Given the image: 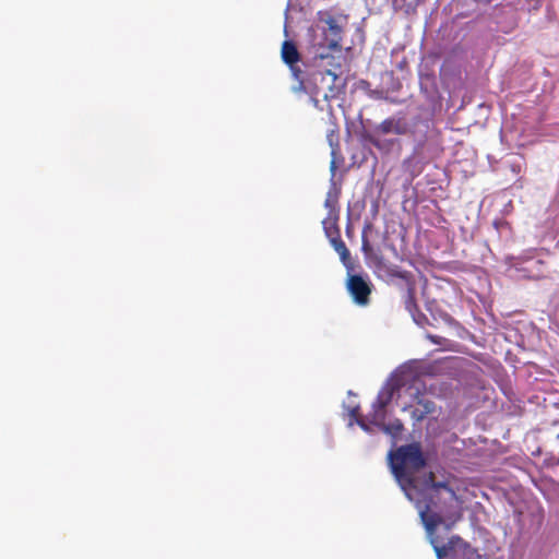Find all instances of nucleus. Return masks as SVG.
I'll return each instance as SVG.
<instances>
[{
	"mask_svg": "<svg viewBox=\"0 0 559 559\" xmlns=\"http://www.w3.org/2000/svg\"><path fill=\"white\" fill-rule=\"evenodd\" d=\"M463 499L448 485L436 496H427L426 499H417L416 507L419 510L421 522L429 535H433L441 524L451 530L463 518Z\"/></svg>",
	"mask_w": 559,
	"mask_h": 559,
	"instance_id": "nucleus-1",
	"label": "nucleus"
},
{
	"mask_svg": "<svg viewBox=\"0 0 559 559\" xmlns=\"http://www.w3.org/2000/svg\"><path fill=\"white\" fill-rule=\"evenodd\" d=\"M389 464L406 497L413 501L411 490L416 489L413 474L426 466V459L420 444L414 442L401 445L394 452H390Z\"/></svg>",
	"mask_w": 559,
	"mask_h": 559,
	"instance_id": "nucleus-2",
	"label": "nucleus"
},
{
	"mask_svg": "<svg viewBox=\"0 0 559 559\" xmlns=\"http://www.w3.org/2000/svg\"><path fill=\"white\" fill-rule=\"evenodd\" d=\"M308 37L314 58L324 60L331 52L341 51L343 27L330 12L319 11L317 23L309 28Z\"/></svg>",
	"mask_w": 559,
	"mask_h": 559,
	"instance_id": "nucleus-3",
	"label": "nucleus"
},
{
	"mask_svg": "<svg viewBox=\"0 0 559 559\" xmlns=\"http://www.w3.org/2000/svg\"><path fill=\"white\" fill-rule=\"evenodd\" d=\"M537 249H530L518 257H508L507 265L515 273L516 278L540 281L547 277V264L536 259Z\"/></svg>",
	"mask_w": 559,
	"mask_h": 559,
	"instance_id": "nucleus-4",
	"label": "nucleus"
},
{
	"mask_svg": "<svg viewBox=\"0 0 559 559\" xmlns=\"http://www.w3.org/2000/svg\"><path fill=\"white\" fill-rule=\"evenodd\" d=\"M312 79L317 88L316 93L322 94L325 99L336 97L343 88L340 76L332 70H318L312 73Z\"/></svg>",
	"mask_w": 559,
	"mask_h": 559,
	"instance_id": "nucleus-5",
	"label": "nucleus"
},
{
	"mask_svg": "<svg viewBox=\"0 0 559 559\" xmlns=\"http://www.w3.org/2000/svg\"><path fill=\"white\" fill-rule=\"evenodd\" d=\"M346 289L356 305L362 307L369 305L372 283L368 277H364L360 274H348Z\"/></svg>",
	"mask_w": 559,
	"mask_h": 559,
	"instance_id": "nucleus-6",
	"label": "nucleus"
},
{
	"mask_svg": "<svg viewBox=\"0 0 559 559\" xmlns=\"http://www.w3.org/2000/svg\"><path fill=\"white\" fill-rule=\"evenodd\" d=\"M373 267L378 276L386 281L399 278L405 285L415 278L412 272L403 270L399 265L389 262L383 255L374 257Z\"/></svg>",
	"mask_w": 559,
	"mask_h": 559,
	"instance_id": "nucleus-7",
	"label": "nucleus"
},
{
	"mask_svg": "<svg viewBox=\"0 0 559 559\" xmlns=\"http://www.w3.org/2000/svg\"><path fill=\"white\" fill-rule=\"evenodd\" d=\"M283 61L289 67L293 76L299 82L298 90H306L302 71L297 66L300 60V53L297 49V46L292 40H285L282 45L281 50Z\"/></svg>",
	"mask_w": 559,
	"mask_h": 559,
	"instance_id": "nucleus-8",
	"label": "nucleus"
},
{
	"mask_svg": "<svg viewBox=\"0 0 559 559\" xmlns=\"http://www.w3.org/2000/svg\"><path fill=\"white\" fill-rule=\"evenodd\" d=\"M394 392L395 388L393 385H386L379 391L377 400L372 405L371 423L385 419L386 406L392 402Z\"/></svg>",
	"mask_w": 559,
	"mask_h": 559,
	"instance_id": "nucleus-9",
	"label": "nucleus"
},
{
	"mask_svg": "<svg viewBox=\"0 0 559 559\" xmlns=\"http://www.w3.org/2000/svg\"><path fill=\"white\" fill-rule=\"evenodd\" d=\"M414 396L416 397V405H409L404 409H409V414L413 420L421 421L428 415L435 412L436 405L431 400L427 399L423 393H420L419 389H416Z\"/></svg>",
	"mask_w": 559,
	"mask_h": 559,
	"instance_id": "nucleus-10",
	"label": "nucleus"
},
{
	"mask_svg": "<svg viewBox=\"0 0 559 559\" xmlns=\"http://www.w3.org/2000/svg\"><path fill=\"white\" fill-rule=\"evenodd\" d=\"M430 536V544L432 545L438 559H443V557L448 556L456 548L468 547V544L465 543L464 539L459 535L451 536L444 545H440L437 537H433L432 535Z\"/></svg>",
	"mask_w": 559,
	"mask_h": 559,
	"instance_id": "nucleus-11",
	"label": "nucleus"
},
{
	"mask_svg": "<svg viewBox=\"0 0 559 559\" xmlns=\"http://www.w3.org/2000/svg\"><path fill=\"white\" fill-rule=\"evenodd\" d=\"M450 485L449 481H437L436 475L433 472H429L428 475L425 477L424 486L421 489H418L416 487L415 491L418 493V499H426L427 496H436V492L441 491L442 488H447V486ZM414 491V489L411 490V492Z\"/></svg>",
	"mask_w": 559,
	"mask_h": 559,
	"instance_id": "nucleus-12",
	"label": "nucleus"
},
{
	"mask_svg": "<svg viewBox=\"0 0 559 559\" xmlns=\"http://www.w3.org/2000/svg\"><path fill=\"white\" fill-rule=\"evenodd\" d=\"M376 132L381 134L393 133L396 135H404L408 132V124L405 120L400 118H388L377 127Z\"/></svg>",
	"mask_w": 559,
	"mask_h": 559,
	"instance_id": "nucleus-13",
	"label": "nucleus"
},
{
	"mask_svg": "<svg viewBox=\"0 0 559 559\" xmlns=\"http://www.w3.org/2000/svg\"><path fill=\"white\" fill-rule=\"evenodd\" d=\"M406 294L404 296V306L405 309L414 317L415 312L419 311L417 301H416V281L415 278L407 284H405Z\"/></svg>",
	"mask_w": 559,
	"mask_h": 559,
	"instance_id": "nucleus-14",
	"label": "nucleus"
},
{
	"mask_svg": "<svg viewBox=\"0 0 559 559\" xmlns=\"http://www.w3.org/2000/svg\"><path fill=\"white\" fill-rule=\"evenodd\" d=\"M372 424L378 426L383 432L390 435L393 438H399L404 430V425L399 418H395L388 424H385L384 420H377V423Z\"/></svg>",
	"mask_w": 559,
	"mask_h": 559,
	"instance_id": "nucleus-15",
	"label": "nucleus"
},
{
	"mask_svg": "<svg viewBox=\"0 0 559 559\" xmlns=\"http://www.w3.org/2000/svg\"><path fill=\"white\" fill-rule=\"evenodd\" d=\"M338 198H340V190L334 188L333 190H330L326 194L324 206L328 210V215L340 216V207H338Z\"/></svg>",
	"mask_w": 559,
	"mask_h": 559,
	"instance_id": "nucleus-16",
	"label": "nucleus"
},
{
	"mask_svg": "<svg viewBox=\"0 0 559 559\" xmlns=\"http://www.w3.org/2000/svg\"><path fill=\"white\" fill-rule=\"evenodd\" d=\"M330 242L334 250L340 254L341 261L344 265L348 266L350 264V253L345 242L342 240L341 235L331 238Z\"/></svg>",
	"mask_w": 559,
	"mask_h": 559,
	"instance_id": "nucleus-17",
	"label": "nucleus"
},
{
	"mask_svg": "<svg viewBox=\"0 0 559 559\" xmlns=\"http://www.w3.org/2000/svg\"><path fill=\"white\" fill-rule=\"evenodd\" d=\"M326 139L331 146V154L333 156V158L330 163V170H331L332 177H334L336 168H337L336 162H335V155L340 151L338 134L334 131H331L330 133H328Z\"/></svg>",
	"mask_w": 559,
	"mask_h": 559,
	"instance_id": "nucleus-18",
	"label": "nucleus"
},
{
	"mask_svg": "<svg viewBox=\"0 0 559 559\" xmlns=\"http://www.w3.org/2000/svg\"><path fill=\"white\" fill-rule=\"evenodd\" d=\"M338 219H340V216H337V215H334V216L326 215V217L322 221L323 229L329 239L341 235L340 228L337 225Z\"/></svg>",
	"mask_w": 559,
	"mask_h": 559,
	"instance_id": "nucleus-19",
	"label": "nucleus"
},
{
	"mask_svg": "<svg viewBox=\"0 0 559 559\" xmlns=\"http://www.w3.org/2000/svg\"><path fill=\"white\" fill-rule=\"evenodd\" d=\"M367 141L372 144L376 148L380 150L381 152H390L391 148L399 144V141L396 139H390V140H381L376 134H370L367 136Z\"/></svg>",
	"mask_w": 559,
	"mask_h": 559,
	"instance_id": "nucleus-20",
	"label": "nucleus"
},
{
	"mask_svg": "<svg viewBox=\"0 0 559 559\" xmlns=\"http://www.w3.org/2000/svg\"><path fill=\"white\" fill-rule=\"evenodd\" d=\"M361 250L365 254V258L367 260H369L372 263V265L374 264V257H382V254H378L373 251V249L368 240V237L366 235V228L364 229L362 236H361Z\"/></svg>",
	"mask_w": 559,
	"mask_h": 559,
	"instance_id": "nucleus-21",
	"label": "nucleus"
},
{
	"mask_svg": "<svg viewBox=\"0 0 559 559\" xmlns=\"http://www.w3.org/2000/svg\"><path fill=\"white\" fill-rule=\"evenodd\" d=\"M425 143H418L413 152V157L418 158L419 160L425 158Z\"/></svg>",
	"mask_w": 559,
	"mask_h": 559,
	"instance_id": "nucleus-22",
	"label": "nucleus"
},
{
	"mask_svg": "<svg viewBox=\"0 0 559 559\" xmlns=\"http://www.w3.org/2000/svg\"><path fill=\"white\" fill-rule=\"evenodd\" d=\"M468 559H490V558H488V557H487V556H485V555H480V554H478L477 551H473V552L471 554V556L468 557Z\"/></svg>",
	"mask_w": 559,
	"mask_h": 559,
	"instance_id": "nucleus-23",
	"label": "nucleus"
},
{
	"mask_svg": "<svg viewBox=\"0 0 559 559\" xmlns=\"http://www.w3.org/2000/svg\"><path fill=\"white\" fill-rule=\"evenodd\" d=\"M430 338V341L433 343V344H440V341H439V336H436V335H429L428 336Z\"/></svg>",
	"mask_w": 559,
	"mask_h": 559,
	"instance_id": "nucleus-24",
	"label": "nucleus"
},
{
	"mask_svg": "<svg viewBox=\"0 0 559 559\" xmlns=\"http://www.w3.org/2000/svg\"><path fill=\"white\" fill-rule=\"evenodd\" d=\"M358 407L353 408L350 412L352 416L356 417L358 415Z\"/></svg>",
	"mask_w": 559,
	"mask_h": 559,
	"instance_id": "nucleus-25",
	"label": "nucleus"
},
{
	"mask_svg": "<svg viewBox=\"0 0 559 559\" xmlns=\"http://www.w3.org/2000/svg\"><path fill=\"white\" fill-rule=\"evenodd\" d=\"M358 424L360 425V427L366 428V426L362 423L358 421Z\"/></svg>",
	"mask_w": 559,
	"mask_h": 559,
	"instance_id": "nucleus-26",
	"label": "nucleus"
}]
</instances>
